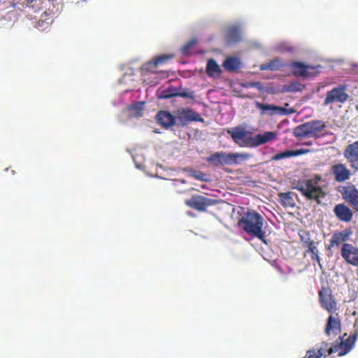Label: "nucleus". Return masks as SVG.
Masks as SVG:
<instances>
[{"mask_svg":"<svg viewBox=\"0 0 358 358\" xmlns=\"http://www.w3.org/2000/svg\"><path fill=\"white\" fill-rule=\"evenodd\" d=\"M321 180L322 176L316 174L312 179L293 180L292 187L299 191L307 200L314 201L317 205H321L322 199L327 195L322 187L318 185Z\"/></svg>","mask_w":358,"mask_h":358,"instance_id":"nucleus-1","label":"nucleus"},{"mask_svg":"<svg viewBox=\"0 0 358 358\" xmlns=\"http://www.w3.org/2000/svg\"><path fill=\"white\" fill-rule=\"evenodd\" d=\"M352 234V231L350 228H347L341 231H334L329 241L328 249L334 246H339L342 243H346L345 242L350 239Z\"/></svg>","mask_w":358,"mask_h":358,"instance_id":"nucleus-19","label":"nucleus"},{"mask_svg":"<svg viewBox=\"0 0 358 358\" xmlns=\"http://www.w3.org/2000/svg\"><path fill=\"white\" fill-rule=\"evenodd\" d=\"M276 134L273 131H266L263 134H259L254 137V145H259L264 144L268 141H271L276 138Z\"/></svg>","mask_w":358,"mask_h":358,"instance_id":"nucleus-23","label":"nucleus"},{"mask_svg":"<svg viewBox=\"0 0 358 358\" xmlns=\"http://www.w3.org/2000/svg\"><path fill=\"white\" fill-rule=\"evenodd\" d=\"M299 236L303 248H306V245L315 243V241L310 238L309 233L306 231H303L301 234H299Z\"/></svg>","mask_w":358,"mask_h":358,"instance_id":"nucleus-32","label":"nucleus"},{"mask_svg":"<svg viewBox=\"0 0 358 358\" xmlns=\"http://www.w3.org/2000/svg\"><path fill=\"white\" fill-rule=\"evenodd\" d=\"M287 106H289V103H285L284 108H287Z\"/></svg>","mask_w":358,"mask_h":358,"instance_id":"nucleus-41","label":"nucleus"},{"mask_svg":"<svg viewBox=\"0 0 358 358\" xmlns=\"http://www.w3.org/2000/svg\"><path fill=\"white\" fill-rule=\"evenodd\" d=\"M306 250L303 252V255L306 256L307 254H310V259L312 261H315L320 268H322V265L321 264V259L319 255V250L317 248V243H313L309 244V245H306L304 248Z\"/></svg>","mask_w":358,"mask_h":358,"instance_id":"nucleus-22","label":"nucleus"},{"mask_svg":"<svg viewBox=\"0 0 358 358\" xmlns=\"http://www.w3.org/2000/svg\"><path fill=\"white\" fill-rule=\"evenodd\" d=\"M178 96V91L173 87H169L162 91L161 94L159 95V99H169L173 96Z\"/></svg>","mask_w":358,"mask_h":358,"instance_id":"nucleus-31","label":"nucleus"},{"mask_svg":"<svg viewBox=\"0 0 358 358\" xmlns=\"http://www.w3.org/2000/svg\"><path fill=\"white\" fill-rule=\"evenodd\" d=\"M196 43L195 39H192L187 41L182 47V52L184 54H187L189 50Z\"/></svg>","mask_w":358,"mask_h":358,"instance_id":"nucleus-35","label":"nucleus"},{"mask_svg":"<svg viewBox=\"0 0 358 358\" xmlns=\"http://www.w3.org/2000/svg\"><path fill=\"white\" fill-rule=\"evenodd\" d=\"M280 203L284 207H293L295 205L291 192H280L278 194Z\"/></svg>","mask_w":358,"mask_h":358,"instance_id":"nucleus-29","label":"nucleus"},{"mask_svg":"<svg viewBox=\"0 0 358 358\" xmlns=\"http://www.w3.org/2000/svg\"><path fill=\"white\" fill-rule=\"evenodd\" d=\"M348 97L347 86L340 85L327 92L324 104L327 106L334 103H343L348 100Z\"/></svg>","mask_w":358,"mask_h":358,"instance_id":"nucleus-9","label":"nucleus"},{"mask_svg":"<svg viewBox=\"0 0 358 358\" xmlns=\"http://www.w3.org/2000/svg\"><path fill=\"white\" fill-rule=\"evenodd\" d=\"M203 174L201 172H200L199 174L194 175V177L195 178H196V179L200 180H203Z\"/></svg>","mask_w":358,"mask_h":358,"instance_id":"nucleus-38","label":"nucleus"},{"mask_svg":"<svg viewBox=\"0 0 358 358\" xmlns=\"http://www.w3.org/2000/svg\"><path fill=\"white\" fill-rule=\"evenodd\" d=\"M143 108V102H136L129 106V110L134 112L137 116H141Z\"/></svg>","mask_w":358,"mask_h":358,"instance_id":"nucleus-34","label":"nucleus"},{"mask_svg":"<svg viewBox=\"0 0 358 358\" xmlns=\"http://www.w3.org/2000/svg\"><path fill=\"white\" fill-rule=\"evenodd\" d=\"M347 336V334L345 333L343 336H338L331 346L327 348V355L338 353V356L341 357L348 354L355 346L358 336V331L356 330L353 334L345 338Z\"/></svg>","mask_w":358,"mask_h":358,"instance_id":"nucleus-5","label":"nucleus"},{"mask_svg":"<svg viewBox=\"0 0 358 358\" xmlns=\"http://www.w3.org/2000/svg\"><path fill=\"white\" fill-rule=\"evenodd\" d=\"M227 133L231 137L233 141L240 147L253 146L254 137L251 133L245 129L241 126L232 127L227 131Z\"/></svg>","mask_w":358,"mask_h":358,"instance_id":"nucleus-6","label":"nucleus"},{"mask_svg":"<svg viewBox=\"0 0 358 358\" xmlns=\"http://www.w3.org/2000/svg\"><path fill=\"white\" fill-rule=\"evenodd\" d=\"M331 173L334 181L338 183L344 182L350 179L352 172L345 164L338 162L332 164L330 168Z\"/></svg>","mask_w":358,"mask_h":358,"instance_id":"nucleus-13","label":"nucleus"},{"mask_svg":"<svg viewBox=\"0 0 358 358\" xmlns=\"http://www.w3.org/2000/svg\"><path fill=\"white\" fill-rule=\"evenodd\" d=\"M341 255L348 264L358 266V248L350 243H343Z\"/></svg>","mask_w":358,"mask_h":358,"instance_id":"nucleus-15","label":"nucleus"},{"mask_svg":"<svg viewBox=\"0 0 358 358\" xmlns=\"http://www.w3.org/2000/svg\"><path fill=\"white\" fill-rule=\"evenodd\" d=\"M176 123L184 126L192 121L200 120L199 114L189 108H182L176 113Z\"/></svg>","mask_w":358,"mask_h":358,"instance_id":"nucleus-17","label":"nucleus"},{"mask_svg":"<svg viewBox=\"0 0 358 358\" xmlns=\"http://www.w3.org/2000/svg\"><path fill=\"white\" fill-rule=\"evenodd\" d=\"M333 212L336 218L343 222H349L353 217V211L345 203H338L334 207Z\"/></svg>","mask_w":358,"mask_h":358,"instance_id":"nucleus-18","label":"nucleus"},{"mask_svg":"<svg viewBox=\"0 0 358 358\" xmlns=\"http://www.w3.org/2000/svg\"><path fill=\"white\" fill-rule=\"evenodd\" d=\"M222 70L215 60L210 59L207 62L206 73L209 77L220 76Z\"/></svg>","mask_w":358,"mask_h":358,"instance_id":"nucleus-25","label":"nucleus"},{"mask_svg":"<svg viewBox=\"0 0 358 358\" xmlns=\"http://www.w3.org/2000/svg\"><path fill=\"white\" fill-rule=\"evenodd\" d=\"M224 68L228 71H235L241 66V61L237 57H227L223 62Z\"/></svg>","mask_w":358,"mask_h":358,"instance_id":"nucleus-27","label":"nucleus"},{"mask_svg":"<svg viewBox=\"0 0 358 358\" xmlns=\"http://www.w3.org/2000/svg\"><path fill=\"white\" fill-rule=\"evenodd\" d=\"M180 96V97H182V98H188V99H193L194 98V93L192 91H187V90L183 91L182 92H178V96Z\"/></svg>","mask_w":358,"mask_h":358,"instance_id":"nucleus-36","label":"nucleus"},{"mask_svg":"<svg viewBox=\"0 0 358 358\" xmlns=\"http://www.w3.org/2000/svg\"><path fill=\"white\" fill-rule=\"evenodd\" d=\"M319 302L322 308L332 313L337 310V303L330 287L322 286L318 292Z\"/></svg>","mask_w":358,"mask_h":358,"instance_id":"nucleus-8","label":"nucleus"},{"mask_svg":"<svg viewBox=\"0 0 358 358\" xmlns=\"http://www.w3.org/2000/svg\"><path fill=\"white\" fill-rule=\"evenodd\" d=\"M172 55H162L154 59L152 61L147 62L143 66V69L150 71L152 67H156L159 64L166 63L168 60L173 58Z\"/></svg>","mask_w":358,"mask_h":358,"instance_id":"nucleus-24","label":"nucleus"},{"mask_svg":"<svg viewBox=\"0 0 358 358\" xmlns=\"http://www.w3.org/2000/svg\"><path fill=\"white\" fill-rule=\"evenodd\" d=\"M303 144L306 145H312V142L311 141H306V142H304Z\"/></svg>","mask_w":358,"mask_h":358,"instance_id":"nucleus-39","label":"nucleus"},{"mask_svg":"<svg viewBox=\"0 0 358 358\" xmlns=\"http://www.w3.org/2000/svg\"><path fill=\"white\" fill-rule=\"evenodd\" d=\"M293 75L297 77L308 78L310 76H316L319 71L316 66L306 65L301 62H293L289 65Z\"/></svg>","mask_w":358,"mask_h":358,"instance_id":"nucleus-12","label":"nucleus"},{"mask_svg":"<svg viewBox=\"0 0 358 358\" xmlns=\"http://www.w3.org/2000/svg\"><path fill=\"white\" fill-rule=\"evenodd\" d=\"M304 88V85L302 84L294 82L291 83L288 85H285L283 86L282 92H301Z\"/></svg>","mask_w":358,"mask_h":358,"instance_id":"nucleus-30","label":"nucleus"},{"mask_svg":"<svg viewBox=\"0 0 358 358\" xmlns=\"http://www.w3.org/2000/svg\"><path fill=\"white\" fill-rule=\"evenodd\" d=\"M294 157V150H286L275 154L272 157V160L278 161L285 158H289Z\"/></svg>","mask_w":358,"mask_h":358,"instance_id":"nucleus-33","label":"nucleus"},{"mask_svg":"<svg viewBox=\"0 0 358 358\" xmlns=\"http://www.w3.org/2000/svg\"><path fill=\"white\" fill-rule=\"evenodd\" d=\"M238 227L248 234L265 242V234L263 231L264 218L255 210L243 213L238 221Z\"/></svg>","mask_w":358,"mask_h":358,"instance_id":"nucleus-2","label":"nucleus"},{"mask_svg":"<svg viewBox=\"0 0 358 358\" xmlns=\"http://www.w3.org/2000/svg\"><path fill=\"white\" fill-rule=\"evenodd\" d=\"M343 156L354 173L358 171V141L348 145L344 151Z\"/></svg>","mask_w":358,"mask_h":358,"instance_id":"nucleus-14","label":"nucleus"},{"mask_svg":"<svg viewBox=\"0 0 358 358\" xmlns=\"http://www.w3.org/2000/svg\"><path fill=\"white\" fill-rule=\"evenodd\" d=\"M156 118L157 122L166 129H168L176 124L175 117L168 111H159L156 115Z\"/></svg>","mask_w":358,"mask_h":358,"instance_id":"nucleus-21","label":"nucleus"},{"mask_svg":"<svg viewBox=\"0 0 358 358\" xmlns=\"http://www.w3.org/2000/svg\"><path fill=\"white\" fill-rule=\"evenodd\" d=\"M255 104L256 108L261 110L260 113L262 115L264 114L269 115H273L274 114L287 115L296 113V110L293 108H285L281 106L263 103L259 101H255Z\"/></svg>","mask_w":358,"mask_h":358,"instance_id":"nucleus-11","label":"nucleus"},{"mask_svg":"<svg viewBox=\"0 0 358 358\" xmlns=\"http://www.w3.org/2000/svg\"><path fill=\"white\" fill-rule=\"evenodd\" d=\"M27 1V3H32L34 2L35 0H26Z\"/></svg>","mask_w":358,"mask_h":358,"instance_id":"nucleus-40","label":"nucleus"},{"mask_svg":"<svg viewBox=\"0 0 358 358\" xmlns=\"http://www.w3.org/2000/svg\"><path fill=\"white\" fill-rule=\"evenodd\" d=\"M326 127L325 124L320 120H312L301 124L294 129V136L301 139L303 138H315L320 137L321 133Z\"/></svg>","mask_w":358,"mask_h":358,"instance_id":"nucleus-4","label":"nucleus"},{"mask_svg":"<svg viewBox=\"0 0 358 358\" xmlns=\"http://www.w3.org/2000/svg\"><path fill=\"white\" fill-rule=\"evenodd\" d=\"M285 66L282 61L279 58H275L270 62L260 65L259 69L262 71L270 70L278 71Z\"/></svg>","mask_w":358,"mask_h":358,"instance_id":"nucleus-26","label":"nucleus"},{"mask_svg":"<svg viewBox=\"0 0 358 358\" xmlns=\"http://www.w3.org/2000/svg\"><path fill=\"white\" fill-rule=\"evenodd\" d=\"M252 155L248 153H226L217 152L206 158V162L215 166L237 164L249 159Z\"/></svg>","mask_w":358,"mask_h":358,"instance_id":"nucleus-3","label":"nucleus"},{"mask_svg":"<svg viewBox=\"0 0 358 358\" xmlns=\"http://www.w3.org/2000/svg\"><path fill=\"white\" fill-rule=\"evenodd\" d=\"M185 203L192 209L204 212L209 206L215 204L216 201L202 195L194 194L190 199L185 200Z\"/></svg>","mask_w":358,"mask_h":358,"instance_id":"nucleus-10","label":"nucleus"},{"mask_svg":"<svg viewBox=\"0 0 358 358\" xmlns=\"http://www.w3.org/2000/svg\"><path fill=\"white\" fill-rule=\"evenodd\" d=\"M308 152H309V150L308 149H303V148L294 150V157L304 155V154L308 153Z\"/></svg>","mask_w":358,"mask_h":358,"instance_id":"nucleus-37","label":"nucleus"},{"mask_svg":"<svg viewBox=\"0 0 358 358\" xmlns=\"http://www.w3.org/2000/svg\"><path fill=\"white\" fill-rule=\"evenodd\" d=\"M226 39L229 43H236L240 41V30L236 27H230L227 33Z\"/></svg>","mask_w":358,"mask_h":358,"instance_id":"nucleus-28","label":"nucleus"},{"mask_svg":"<svg viewBox=\"0 0 358 358\" xmlns=\"http://www.w3.org/2000/svg\"><path fill=\"white\" fill-rule=\"evenodd\" d=\"M337 190L352 210L358 213V189L355 185L348 182L345 185H339Z\"/></svg>","mask_w":358,"mask_h":358,"instance_id":"nucleus-7","label":"nucleus"},{"mask_svg":"<svg viewBox=\"0 0 358 358\" xmlns=\"http://www.w3.org/2000/svg\"><path fill=\"white\" fill-rule=\"evenodd\" d=\"M341 332V322L338 314L334 315L331 313L327 320L324 334L328 337H336Z\"/></svg>","mask_w":358,"mask_h":358,"instance_id":"nucleus-16","label":"nucleus"},{"mask_svg":"<svg viewBox=\"0 0 358 358\" xmlns=\"http://www.w3.org/2000/svg\"><path fill=\"white\" fill-rule=\"evenodd\" d=\"M329 344L327 342L322 341L319 345H316L312 349L306 352L304 358H320L322 356L325 358L327 354V348Z\"/></svg>","mask_w":358,"mask_h":358,"instance_id":"nucleus-20","label":"nucleus"}]
</instances>
